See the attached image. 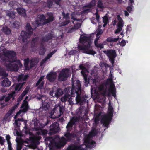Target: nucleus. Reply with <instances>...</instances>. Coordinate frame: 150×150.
<instances>
[{"mask_svg": "<svg viewBox=\"0 0 150 150\" xmlns=\"http://www.w3.org/2000/svg\"><path fill=\"white\" fill-rule=\"evenodd\" d=\"M35 39H36V38H34L33 40L32 41V43L34 42V41L35 40Z\"/></svg>", "mask_w": 150, "mask_h": 150, "instance_id": "obj_61", "label": "nucleus"}, {"mask_svg": "<svg viewBox=\"0 0 150 150\" xmlns=\"http://www.w3.org/2000/svg\"><path fill=\"white\" fill-rule=\"evenodd\" d=\"M5 142L4 139L1 136H0V144L1 145H3L4 142Z\"/></svg>", "mask_w": 150, "mask_h": 150, "instance_id": "obj_43", "label": "nucleus"}, {"mask_svg": "<svg viewBox=\"0 0 150 150\" xmlns=\"http://www.w3.org/2000/svg\"><path fill=\"white\" fill-rule=\"evenodd\" d=\"M98 7L99 8H102L103 7V6L102 3L100 1H99L98 4Z\"/></svg>", "mask_w": 150, "mask_h": 150, "instance_id": "obj_45", "label": "nucleus"}, {"mask_svg": "<svg viewBox=\"0 0 150 150\" xmlns=\"http://www.w3.org/2000/svg\"><path fill=\"white\" fill-rule=\"evenodd\" d=\"M3 53L4 58H1L4 62L5 66L9 70L17 71L19 67L22 66V65L19 60H17L14 63H12L16 58V54L14 51L3 50Z\"/></svg>", "mask_w": 150, "mask_h": 150, "instance_id": "obj_2", "label": "nucleus"}, {"mask_svg": "<svg viewBox=\"0 0 150 150\" xmlns=\"http://www.w3.org/2000/svg\"><path fill=\"white\" fill-rule=\"evenodd\" d=\"M96 41L97 40H98L99 39L100 37V35L103 33V31L101 29L98 30L96 31Z\"/></svg>", "mask_w": 150, "mask_h": 150, "instance_id": "obj_31", "label": "nucleus"}, {"mask_svg": "<svg viewBox=\"0 0 150 150\" xmlns=\"http://www.w3.org/2000/svg\"><path fill=\"white\" fill-rule=\"evenodd\" d=\"M121 35H122V33H121Z\"/></svg>", "mask_w": 150, "mask_h": 150, "instance_id": "obj_64", "label": "nucleus"}, {"mask_svg": "<svg viewBox=\"0 0 150 150\" xmlns=\"http://www.w3.org/2000/svg\"><path fill=\"white\" fill-rule=\"evenodd\" d=\"M132 9V8L131 6H128L127 8V10L129 12H131Z\"/></svg>", "mask_w": 150, "mask_h": 150, "instance_id": "obj_47", "label": "nucleus"}, {"mask_svg": "<svg viewBox=\"0 0 150 150\" xmlns=\"http://www.w3.org/2000/svg\"><path fill=\"white\" fill-rule=\"evenodd\" d=\"M52 38L51 37H49L47 39V40H46V39H45L44 40L45 41H47L49 39H51Z\"/></svg>", "mask_w": 150, "mask_h": 150, "instance_id": "obj_57", "label": "nucleus"}, {"mask_svg": "<svg viewBox=\"0 0 150 150\" xmlns=\"http://www.w3.org/2000/svg\"><path fill=\"white\" fill-rule=\"evenodd\" d=\"M0 75H3V76H6L7 75V74L5 73H0Z\"/></svg>", "mask_w": 150, "mask_h": 150, "instance_id": "obj_55", "label": "nucleus"}, {"mask_svg": "<svg viewBox=\"0 0 150 150\" xmlns=\"http://www.w3.org/2000/svg\"><path fill=\"white\" fill-rule=\"evenodd\" d=\"M126 42L124 40H122L121 42L120 43V45H121L123 46L125 45L126 44Z\"/></svg>", "mask_w": 150, "mask_h": 150, "instance_id": "obj_48", "label": "nucleus"}, {"mask_svg": "<svg viewBox=\"0 0 150 150\" xmlns=\"http://www.w3.org/2000/svg\"><path fill=\"white\" fill-rule=\"evenodd\" d=\"M81 109V107H80V108H79V111H80V109Z\"/></svg>", "mask_w": 150, "mask_h": 150, "instance_id": "obj_63", "label": "nucleus"}, {"mask_svg": "<svg viewBox=\"0 0 150 150\" xmlns=\"http://www.w3.org/2000/svg\"><path fill=\"white\" fill-rule=\"evenodd\" d=\"M103 23H104L103 25V26L105 27L108 23V18L106 16H105L103 18Z\"/></svg>", "mask_w": 150, "mask_h": 150, "instance_id": "obj_39", "label": "nucleus"}, {"mask_svg": "<svg viewBox=\"0 0 150 150\" xmlns=\"http://www.w3.org/2000/svg\"><path fill=\"white\" fill-rule=\"evenodd\" d=\"M64 18L66 19L65 21H64L61 23V26L65 25L67 24L69 22V15L67 14L65 16L64 15Z\"/></svg>", "mask_w": 150, "mask_h": 150, "instance_id": "obj_29", "label": "nucleus"}, {"mask_svg": "<svg viewBox=\"0 0 150 150\" xmlns=\"http://www.w3.org/2000/svg\"><path fill=\"white\" fill-rule=\"evenodd\" d=\"M63 114L62 108L59 105H56L54 110L50 113L51 117L53 118H58Z\"/></svg>", "mask_w": 150, "mask_h": 150, "instance_id": "obj_12", "label": "nucleus"}, {"mask_svg": "<svg viewBox=\"0 0 150 150\" xmlns=\"http://www.w3.org/2000/svg\"><path fill=\"white\" fill-rule=\"evenodd\" d=\"M15 13L11 12L8 14V16L11 18H13L15 17Z\"/></svg>", "mask_w": 150, "mask_h": 150, "instance_id": "obj_41", "label": "nucleus"}, {"mask_svg": "<svg viewBox=\"0 0 150 150\" xmlns=\"http://www.w3.org/2000/svg\"><path fill=\"white\" fill-rule=\"evenodd\" d=\"M26 32L22 31L19 38L22 39L23 42H27L28 40L27 38L29 37L32 34L33 29L31 28L30 24H27L26 26Z\"/></svg>", "mask_w": 150, "mask_h": 150, "instance_id": "obj_11", "label": "nucleus"}, {"mask_svg": "<svg viewBox=\"0 0 150 150\" xmlns=\"http://www.w3.org/2000/svg\"><path fill=\"white\" fill-rule=\"evenodd\" d=\"M125 15L126 16H128L129 15L128 13L126 11H124Z\"/></svg>", "mask_w": 150, "mask_h": 150, "instance_id": "obj_52", "label": "nucleus"}, {"mask_svg": "<svg viewBox=\"0 0 150 150\" xmlns=\"http://www.w3.org/2000/svg\"><path fill=\"white\" fill-rule=\"evenodd\" d=\"M96 4L94 1H93L88 6L85 7L83 10L81 12H74L71 14V18L74 20L73 21L74 24V27L71 28V31L78 29L81 25L82 20L79 18L78 17L80 15H83L84 14L89 11V8L94 6Z\"/></svg>", "mask_w": 150, "mask_h": 150, "instance_id": "obj_5", "label": "nucleus"}, {"mask_svg": "<svg viewBox=\"0 0 150 150\" xmlns=\"http://www.w3.org/2000/svg\"><path fill=\"white\" fill-rule=\"evenodd\" d=\"M116 20H114V21L113 22V25H114L116 24Z\"/></svg>", "mask_w": 150, "mask_h": 150, "instance_id": "obj_58", "label": "nucleus"}, {"mask_svg": "<svg viewBox=\"0 0 150 150\" xmlns=\"http://www.w3.org/2000/svg\"><path fill=\"white\" fill-rule=\"evenodd\" d=\"M76 51L75 50H72L70 51L69 52V54L70 55L73 54H74L75 53Z\"/></svg>", "mask_w": 150, "mask_h": 150, "instance_id": "obj_50", "label": "nucleus"}, {"mask_svg": "<svg viewBox=\"0 0 150 150\" xmlns=\"http://www.w3.org/2000/svg\"><path fill=\"white\" fill-rule=\"evenodd\" d=\"M49 107V105L47 102H43L42 103V108L45 110H47Z\"/></svg>", "mask_w": 150, "mask_h": 150, "instance_id": "obj_34", "label": "nucleus"}, {"mask_svg": "<svg viewBox=\"0 0 150 150\" xmlns=\"http://www.w3.org/2000/svg\"><path fill=\"white\" fill-rule=\"evenodd\" d=\"M79 42L83 44V45H79L78 48L80 50H83V53L93 55L96 53L95 51L90 50V48H92L91 46L92 42L88 35L86 34L81 35L79 39Z\"/></svg>", "mask_w": 150, "mask_h": 150, "instance_id": "obj_7", "label": "nucleus"}, {"mask_svg": "<svg viewBox=\"0 0 150 150\" xmlns=\"http://www.w3.org/2000/svg\"><path fill=\"white\" fill-rule=\"evenodd\" d=\"M117 1L119 3H121L122 1V0H117Z\"/></svg>", "mask_w": 150, "mask_h": 150, "instance_id": "obj_60", "label": "nucleus"}, {"mask_svg": "<svg viewBox=\"0 0 150 150\" xmlns=\"http://www.w3.org/2000/svg\"><path fill=\"white\" fill-rule=\"evenodd\" d=\"M44 78V76H41L36 84L35 86H37L38 88L42 89L43 87L44 82L43 80Z\"/></svg>", "mask_w": 150, "mask_h": 150, "instance_id": "obj_24", "label": "nucleus"}, {"mask_svg": "<svg viewBox=\"0 0 150 150\" xmlns=\"http://www.w3.org/2000/svg\"><path fill=\"white\" fill-rule=\"evenodd\" d=\"M65 136L67 139L63 137H62L60 139L59 137L58 136L54 138L51 137L46 138L45 139V143L47 145L50 146V148L54 146L57 148H60L65 144L67 141L70 140L74 137L69 133L66 134Z\"/></svg>", "mask_w": 150, "mask_h": 150, "instance_id": "obj_4", "label": "nucleus"}, {"mask_svg": "<svg viewBox=\"0 0 150 150\" xmlns=\"http://www.w3.org/2000/svg\"><path fill=\"white\" fill-rule=\"evenodd\" d=\"M117 19L118 21V23L117 25V28L115 32V33H118L122 30V28L124 25L123 21L119 15L117 16Z\"/></svg>", "mask_w": 150, "mask_h": 150, "instance_id": "obj_19", "label": "nucleus"}, {"mask_svg": "<svg viewBox=\"0 0 150 150\" xmlns=\"http://www.w3.org/2000/svg\"><path fill=\"white\" fill-rule=\"evenodd\" d=\"M129 1L131 3H132L134 2V0H129Z\"/></svg>", "mask_w": 150, "mask_h": 150, "instance_id": "obj_59", "label": "nucleus"}, {"mask_svg": "<svg viewBox=\"0 0 150 150\" xmlns=\"http://www.w3.org/2000/svg\"><path fill=\"white\" fill-rule=\"evenodd\" d=\"M72 88L71 93L72 96L77 95L76 100L77 103H79L80 105H83L85 102L87 96L86 95L81 97L80 94L81 93V85L79 80H72Z\"/></svg>", "mask_w": 150, "mask_h": 150, "instance_id": "obj_6", "label": "nucleus"}, {"mask_svg": "<svg viewBox=\"0 0 150 150\" xmlns=\"http://www.w3.org/2000/svg\"><path fill=\"white\" fill-rule=\"evenodd\" d=\"M96 131L95 129L92 130L89 134L85 137V144L81 145L79 144H75L69 146L66 150H86L87 147H93L95 146V142L91 139V137L96 134Z\"/></svg>", "mask_w": 150, "mask_h": 150, "instance_id": "obj_3", "label": "nucleus"}, {"mask_svg": "<svg viewBox=\"0 0 150 150\" xmlns=\"http://www.w3.org/2000/svg\"><path fill=\"white\" fill-rule=\"evenodd\" d=\"M6 140L7 141H10L9 140L10 139V136L9 135H7L6 136Z\"/></svg>", "mask_w": 150, "mask_h": 150, "instance_id": "obj_51", "label": "nucleus"}, {"mask_svg": "<svg viewBox=\"0 0 150 150\" xmlns=\"http://www.w3.org/2000/svg\"><path fill=\"white\" fill-rule=\"evenodd\" d=\"M63 94V92L60 88H57L55 87H54L52 90L49 93L50 95L52 97L58 98L60 96Z\"/></svg>", "mask_w": 150, "mask_h": 150, "instance_id": "obj_15", "label": "nucleus"}, {"mask_svg": "<svg viewBox=\"0 0 150 150\" xmlns=\"http://www.w3.org/2000/svg\"><path fill=\"white\" fill-rule=\"evenodd\" d=\"M56 52V50H54L48 54L47 56L41 62V65H42L47 59L50 58Z\"/></svg>", "mask_w": 150, "mask_h": 150, "instance_id": "obj_25", "label": "nucleus"}, {"mask_svg": "<svg viewBox=\"0 0 150 150\" xmlns=\"http://www.w3.org/2000/svg\"><path fill=\"white\" fill-rule=\"evenodd\" d=\"M28 77L27 75H21L19 76L18 81L19 83L18 84H14L11 87V89L12 90V93L9 94L8 96L6 97L5 98V101L7 102L10 99H12V100L14 98L15 94L18 91L22 88L23 85L25 83V82H22L23 81H24Z\"/></svg>", "mask_w": 150, "mask_h": 150, "instance_id": "obj_8", "label": "nucleus"}, {"mask_svg": "<svg viewBox=\"0 0 150 150\" xmlns=\"http://www.w3.org/2000/svg\"><path fill=\"white\" fill-rule=\"evenodd\" d=\"M11 82L7 78H5L3 80L1 84L3 86L8 87L11 85Z\"/></svg>", "mask_w": 150, "mask_h": 150, "instance_id": "obj_26", "label": "nucleus"}, {"mask_svg": "<svg viewBox=\"0 0 150 150\" xmlns=\"http://www.w3.org/2000/svg\"><path fill=\"white\" fill-rule=\"evenodd\" d=\"M80 69L82 70L81 73L85 81V85L87 86L89 83V81L91 80V79L88 77V71L87 69L84 67L83 64H81L79 66Z\"/></svg>", "mask_w": 150, "mask_h": 150, "instance_id": "obj_14", "label": "nucleus"}, {"mask_svg": "<svg viewBox=\"0 0 150 150\" xmlns=\"http://www.w3.org/2000/svg\"><path fill=\"white\" fill-rule=\"evenodd\" d=\"M28 59H27L24 60V65L26 70H29L30 68L33 67L34 65V64L33 63V61L32 60L30 63V66L29 67L28 66Z\"/></svg>", "mask_w": 150, "mask_h": 150, "instance_id": "obj_28", "label": "nucleus"}, {"mask_svg": "<svg viewBox=\"0 0 150 150\" xmlns=\"http://www.w3.org/2000/svg\"><path fill=\"white\" fill-rule=\"evenodd\" d=\"M58 126V124L57 122H54L51 125L50 127V134H53L58 132L59 131Z\"/></svg>", "mask_w": 150, "mask_h": 150, "instance_id": "obj_18", "label": "nucleus"}, {"mask_svg": "<svg viewBox=\"0 0 150 150\" xmlns=\"http://www.w3.org/2000/svg\"><path fill=\"white\" fill-rule=\"evenodd\" d=\"M45 50L44 48L43 47H41L40 50L39 54L40 55H43L45 54Z\"/></svg>", "mask_w": 150, "mask_h": 150, "instance_id": "obj_40", "label": "nucleus"}, {"mask_svg": "<svg viewBox=\"0 0 150 150\" xmlns=\"http://www.w3.org/2000/svg\"><path fill=\"white\" fill-rule=\"evenodd\" d=\"M28 98V97L27 96L25 99L23 101V103L21 107V109L17 113L16 115L15 116V119L22 112H25L28 109V103L26 100H27Z\"/></svg>", "mask_w": 150, "mask_h": 150, "instance_id": "obj_17", "label": "nucleus"}, {"mask_svg": "<svg viewBox=\"0 0 150 150\" xmlns=\"http://www.w3.org/2000/svg\"><path fill=\"white\" fill-rule=\"evenodd\" d=\"M23 118L21 119H18L17 120H15V124L17 125H18V124H19V123L18 122L19 121H23Z\"/></svg>", "mask_w": 150, "mask_h": 150, "instance_id": "obj_44", "label": "nucleus"}, {"mask_svg": "<svg viewBox=\"0 0 150 150\" xmlns=\"http://www.w3.org/2000/svg\"><path fill=\"white\" fill-rule=\"evenodd\" d=\"M37 133L39 135H45L47 133V131L46 130L41 129L38 131Z\"/></svg>", "mask_w": 150, "mask_h": 150, "instance_id": "obj_35", "label": "nucleus"}, {"mask_svg": "<svg viewBox=\"0 0 150 150\" xmlns=\"http://www.w3.org/2000/svg\"><path fill=\"white\" fill-rule=\"evenodd\" d=\"M17 106L16 105L12 108L5 115L4 118L3 122L4 123H6V122L9 121L10 118V116L12 114L13 110Z\"/></svg>", "mask_w": 150, "mask_h": 150, "instance_id": "obj_20", "label": "nucleus"}, {"mask_svg": "<svg viewBox=\"0 0 150 150\" xmlns=\"http://www.w3.org/2000/svg\"><path fill=\"white\" fill-rule=\"evenodd\" d=\"M53 14L51 13H47L45 17L44 15H39L37 20L35 21V27L45 23H47L53 20Z\"/></svg>", "mask_w": 150, "mask_h": 150, "instance_id": "obj_9", "label": "nucleus"}, {"mask_svg": "<svg viewBox=\"0 0 150 150\" xmlns=\"http://www.w3.org/2000/svg\"><path fill=\"white\" fill-rule=\"evenodd\" d=\"M113 110L110 101L109 103L108 111L107 115L103 116L101 122L105 127H107L109 124V122L112 119L113 114Z\"/></svg>", "mask_w": 150, "mask_h": 150, "instance_id": "obj_10", "label": "nucleus"}, {"mask_svg": "<svg viewBox=\"0 0 150 150\" xmlns=\"http://www.w3.org/2000/svg\"><path fill=\"white\" fill-rule=\"evenodd\" d=\"M2 0L3 1V2H5L7 1L8 0Z\"/></svg>", "mask_w": 150, "mask_h": 150, "instance_id": "obj_62", "label": "nucleus"}, {"mask_svg": "<svg viewBox=\"0 0 150 150\" xmlns=\"http://www.w3.org/2000/svg\"><path fill=\"white\" fill-rule=\"evenodd\" d=\"M71 71L67 69L62 70L59 74L58 79L61 81L65 80L68 76H71Z\"/></svg>", "mask_w": 150, "mask_h": 150, "instance_id": "obj_13", "label": "nucleus"}, {"mask_svg": "<svg viewBox=\"0 0 150 150\" xmlns=\"http://www.w3.org/2000/svg\"><path fill=\"white\" fill-rule=\"evenodd\" d=\"M70 88H67L65 89L64 91L66 92V93L61 98V100L62 101L64 102L69 100V102H70L71 100V97L69 94L68 93L69 91H70Z\"/></svg>", "mask_w": 150, "mask_h": 150, "instance_id": "obj_21", "label": "nucleus"}, {"mask_svg": "<svg viewBox=\"0 0 150 150\" xmlns=\"http://www.w3.org/2000/svg\"><path fill=\"white\" fill-rule=\"evenodd\" d=\"M35 138L38 140H39L41 139V137L40 136H38L36 137Z\"/></svg>", "mask_w": 150, "mask_h": 150, "instance_id": "obj_56", "label": "nucleus"}, {"mask_svg": "<svg viewBox=\"0 0 150 150\" xmlns=\"http://www.w3.org/2000/svg\"><path fill=\"white\" fill-rule=\"evenodd\" d=\"M24 1L26 3H30V2H35L36 0H35L34 1H32V0H24Z\"/></svg>", "mask_w": 150, "mask_h": 150, "instance_id": "obj_46", "label": "nucleus"}, {"mask_svg": "<svg viewBox=\"0 0 150 150\" xmlns=\"http://www.w3.org/2000/svg\"><path fill=\"white\" fill-rule=\"evenodd\" d=\"M119 38H120L119 37L116 38L109 37L107 39V40L108 42H117Z\"/></svg>", "mask_w": 150, "mask_h": 150, "instance_id": "obj_33", "label": "nucleus"}, {"mask_svg": "<svg viewBox=\"0 0 150 150\" xmlns=\"http://www.w3.org/2000/svg\"><path fill=\"white\" fill-rule=\"evenodd\" d=\"M29 89L30 87H27L21 95V96H22V97H24L28 93Z\"/></svg>", "mask_w": 150, "mask_h": 150, "instance_id": "obj_38", "label": "nucleus"}, {"mask_svg": "<svg viewBox=\"0 0 150 150\" xmlns=\"http://www.w3.org/2000/svg\"><path fill=\"white\" fill-rule=\"evenodd\" d=\"M96 11V14L94 15L95 17L92 18L91 20V21L93 24H96L99 21V16L98 13V10Z\"/></svg>", "mask_w": 150, "mask_h": 150, "instance_id": "obj_27", "label": "nucleus"}, {"mask_svg": "<svg viewBox=\"0 0 150 150\" xmlns=\"http://www.w3.org/2000/svg\"><path fill=\"white\" fill-rule=\"evenodd\" d=\"M103 52L108 57L112 64L113 65L114 62V58L116 57L115 51L113 50H109L108 51H104Z\"/></svg>", "mask_w": 150, "mask_h": 150, "instance_id": "obj_16", "label": "nucleus"}, {"mask_svg": "<svg viewBox=\"0 0 150 150\" xmlns=\"http://www.w3.org/2000/svg\"><path fill=\"white\" fill-rule=\"evenodd\" d=\"M16 9L19 15L23 16H25V11L24 9L20 8H16Z\"/></svg>", "mask_w": 150, "mask_h": 150, "instance_id": "obj_30", "label": "nucleus"}, {"mask_svg": "<svg viewBox=\"0 0 150 150\" xmlns=\"http://www.w3.org/2000/svg\"><path fill=\"white\" fill-rule=\"evenodd\" d=\"M98 40H97L96 41V39H95V40L94 43L96 46L100 48L101 49L103 48V45L101 44H98L97 42Z\"/></svg>", "mask_w": 150, "mask_h": 150, "instance_id": "obj_37", "label": "nucleus"}, {"mask_svg": "<svg viewBox=\"0 0 150 150\" xmlns=\"http://www.w3.org/2000/svg\"><path fill=\"white\" fill-rule=\"evenodd\" d=\"M57 76L56 72H51L48 74L47 78L50 82H52L56 79Z\"/></svg>", "mask_w": 150, "mask_h": 150, "instance_id": "obj_23", "label": "nucleus"}, {"mask_svg": "<svg viewBox=\"0 0 150 150\" xmlns=\"http://www.w3.org/2000/svg\"><path fill=\"white\" fill-rule=\"evenodd\" d=\"M7 143L8 145V147H11V144L10 141H7Z\"/></svg>", "mask_w": 150, "mask_h": 150, "instance_id": "obj_53", "label": "nucleus"}, {"mask_svg": "<svg viewBox=\"0 0 150 150\" xmlns=\"http://www.w3.org/2000/svg\"><path fill=\"white\" fill-rule=\"evenodd\" d=\"M92 78V81L93 85L92 86L91 89V92L92 94H95L96 96L100 94L103 96L106 95H109L111 93L112 95L114 97L116 94L115 93V88L114 85L112 83V80L110 79V84L109 89L107 90L106 89V87L104 84L100 85L96 88L95 86L96 83L98 82L99 79L97 76H95Z\"/></svg>", "mask_w": 150, "mask_h": 150, "instance_id": "obj_1", "label": "nucleus"}, {"mask_svg": "<svg viewBox=\"0 0 150 150\" xmlns=\"http://www.w3.org/2000/svg\"><path fill=\"white\" fill-rule=\"evenodd\" d=\"M100 114H99L96 117L95 119V122L96 123H97L99 121V116L100 115Z\"/></svg>", "mask_w": 150, "mask_h": 150, "instance_id": "obj_42", "label": "nucleus"}, {"mask_svg": "<svg viewBox=\"0 0 150 150\" xmlns=\"http://www.w3.org/2000/svg\"><path fill=\"white\" fill-rule=\"evenodd\" d=\"M78 120L77 117L72 118L66 126V128L68 131H70L71 128L73 125L75 124Z\"/></svg>", "mask_w": 150, "mask_h": 150, "instance_id": "obj_22", "label": "nucleus"}, {"mask_svg": "<svg viewBox=\"0 0 150 150\" xmlns=\"http://www.w3.org/2000/svg\"><path fill=\"white\" fill-rule=\"evenodd\" d=\"M19 25L20 23L19 22L17 21H15L13 22L10 26L13 28H17Z\"/></svg>", "mask_w": 150, "mask_h": 150, "instance_id": "obj_32", "label": "nucleus"}, {"mask_svg": "<svg viewBox=\"0 0 150 150\" xmlns=\"http://www.w3.org/2000/svg\"><path fill=\"white\" fill-rule=\"evenodd\" d=\"M21 148V146H18V150H20ZM8 150H12L11 147H8Z\"/></svg>", "mask_w": 150, "mask_h": 150, "instance_id": "obj_49", "label": "nucleus"}, {"mask_svg": "<svg viewBox=\"0 0 150 150\" xmlns=\"http://www.w3.org/2000/svg\"><path fill=\"white\" fill-rule=\"evenodd\" d=\"M2 31L6 34H9L11 33V31L6 26L4 27L2 29Z\"/></svg>", "mask_w": 150, "mask_h": 150, "instance_id": "obj_36", "label": "nucleus"}, {"mask_svg": "<svg viewBox=\"0 0 150 150\" xmlns=\"http://www.w3.org/2000/svg\"><path fill=\"white\" fill-rule=\"evenodd\" d=\"M5 96H3L0 97V100H1L4 99L5 98Z\"/></svg>", "mask_w": 150, "mask_h": 150, "instance_id": "obj_54", "label": "nucleus"}]
</instances>
